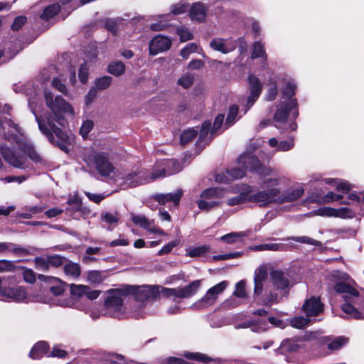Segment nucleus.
Masks as SVG:
<instances>
[{"mask_svg":"<svg viewBox=\"0 0 364 364\" xmlns=\"http://www.w3.org/2000/svg\"><path fill=\"white\" fill-rule=\"evenodd\" d=\"M238 164L246 170L257 173L260 177L261 185L266 188L250 195L249 200L252 202L259 203L260 205L272 203L292 202L301 198L304 193V188L300 185L282 191L277 186L287 178L275 169L262 164L257 156L250 154H242L238 159Z\"/></svg>","mask_w":364,"mask_h":364,"instance_id":"f257e3e1","label":"nucleus"},{"mask_svg":"<svg viewBox=\"0 0 364 364\" xmlns=\"http://www.w3.org/2000/svg\"><path fill=\"white\" fill-rule=\"evenodd\" d=\"M44 97L51 113L45 114L41 117L35 114L39 129L50 143L58 146L62 150H65L66 145L70 143L71 139L61 129L65 124L63 114L74 116V109L61 96H54L48 90H45Z\"/></svg>","mask_w":364,"mask_h":364,"instance_id":"f03ea898","label":"nucleus"},{"mask_svg":"<svg viewBox=\"0 0 364 364\" xmlns=\"http://www.w3.org/2000/svg\"><path fill=\"white\" fill-rule=\"evenodd\" d=\"M0 135L23 152L21 154L5 145L0 146V151L4 160L14 167L21 169L28 167L26 156L35 163H43L41 156L37 153L33 145L27 139L20 127L11 119L0 117Z\"/></svg>","mask_w":364,"mask_h":364,"instance_id":"7ed1b4c3","label":"nucleus"},{"mask_svg":"<svg viewBox=\"0 0 364 364\" xmlns=\"http://www.w3.org/2000/svg\"><path fill=\"white\" fill-rule=\"evenodd\" d=\"M331 276L336 280L335 291L342 294L345 300L341 306L343 311L350 318H364V313L360 311L355 306L360 300V296L355 288V283L353 279L348 274L338 271L332 272Z\"/></svg>","mask_w":364,"mask_h":364,"instance_id":"20e7f679","label":"nucleus"},{"mask_svg":"<svg viewBox=\"0 0 364 364\" xmlns=\"http://www.w3.org/2000/svg\"><path fill=\"white\" fill-rule=\"evenodd\" d=\"M164 175V171L158 175L155 172L150 174L147 170L134 168L119 171L114 177V182L122 188H129L150 183Z\"/></svg>","mask_w":364,"mask_h":364,"instance_id":"39448f33","label":"nucleus"},{"mask_svg":"<svg viewBox=\"0 0 364 364\" xmlns=\"http://www.w3.org/2000/svg\"><path fill=\"white\" fill-rule=\"evenodd\" d=\"M128 294H134L136 301V309L133 313V316L136 318L144 317L146 313L143 308L146 304L143 302L154 299L160 294L159 286L144 285L141 287L127 286Z\"/></svg>","mask_w":364,"mask_h":364,"instance_id":"423d86ee","label":"nucleus"},{"mask_svg":"<svg viewBox=\"0 0 364 364\" xmlns=\"http://www.w3.org/2000/svg\"><path fill=\"white\" fill-rule=\"evenodd\" d=\"M108 296L105 301V314L111 317L119 318L124 315V298L127 295V287L124 289H110L107 291Z\"/></svg>","mask_w":364,"mask_h":364,"instance_id":"0eeeda50","label":"nucleus"},{"mask_svg":"<svg viewBox=\"0 0 364 364\" xmlns=\"http://www.w3.org/2000/svg\"><path fill=\"white\" fill-rule=\"evenodd\" d=\"M92 160H94L95 168L101 176L112 179L114 181V177L119 171H116L115 167L109 161L107 154L105 153H96L92 154L90 159H85L87 163Z\"/></svg>","mask_w":364,"mask_h":364,"instance_id":"6e6552de","label":"nucleus"},{"mask_svg":"<svg viewBox=\"0 0 364 364\" xmlns=\"http://www.w3.org/2000/svg\"><path fill=\"white\" fill-rule=\"evenodd\" d=\"M228 286V282L227 281H223L215 284L210 288L205 294L193 305V307L196 309H201L213 306L218 296L225 290Z\"/></svg>","mask_w":364,"mask_h":364,"instance_id":"1a4fd4ad","label":"nucleus"},{"mask_svg":"<svg viewBox=\"0 0 364 364\" xmlns=\"http://www.w3.org/2000/svg\"><path fill=\"white\" fill-rule=\"evenodd\" d=\"M250 87V95L248 96L244 108V113H246L258 99L262 90V85L259 80L254 75L248 77Z\"/></svg>","mask_w":364,"mask_h":364,"instance_id":"9d476101","label":"nucleus"},{"mask_svg":"<svg viewBox=\"0 0 364 364\" xmlns=\"http://www.w3.org/2000/svg\"><path fill=\"white\" fill-rule=\"evenodd\" d=\"M297 102L296 99L290 100L287 103H280L274 115V119L277 122L284 123L289 115V112L294 109L293 115L296 117L299 114L298 110L296 109Z\"/></svg>","mask_w":364,"mask_h":364,"instance_id":"9b49d317","label":"nucleus"},{"mask_svg":"<svg viewBox=\"0 0 364 364\" xmlns=\"http://www.w3.org/2000/svg\"><path fill=\"white\" fill-rule=\"evenodd\" d=\"M0 297L5 301L22 302L27 299V293L21 287L16 288L2 287L0 290Z\"/></svg>","mask_w":364,"mask_h":364,"instance_id":"f8f14e48","label":"nucleus"},{"mask_svg":"<svg viewBox=\"0 0 364 364\" xmlns=\"http://www.w3.org/2000/svg\"><path fill=\"white\" fill-rule=\"evenodd\" d=\"M210 47L215 51L220 52L223 54H228L235 50L237 42L231 38H214L210 42Z\"/></svg>","mask_w":364,"mask_h":364,"instance_id":"ddd939ff","label":"nucleus"},{"mask_svg":"<svg viewBox=\"0 0 364 364\" xmlns=\"http://www.w3.org/2000/svg\"><path fill=\"white\" fill-rule=\"evenodd\" d=\"M323 304L319 297L311 296L305 300L301 311L306 317L316 316L323 311Z\"/></svg>","mask_w":364,"mask_h":364,"instance_id":"4468645a","label":"nucleus"},{"mask_svg":"<svg viewBox=\"0 0 364 364\" xmlns=\"http://www.w3.org/2000/svg\"><path fill=\"white\" fill-rule=\"evenodd\" d=\"M171 40L164 36L157 35L149 43V53L151 55H156L159 53L168 50L171 46Z\"/></svg>","mask_w":364,"mask_h":364,"instance_id":"2eb2a0df","label":"nucleus"},{"mask_svg":"<svg viewBox=\"0 0 364 364\" xmlns=\"http://www.w3.org/2000/svg\"><path fill=\"white\" fill-rule=\"evenodd\" d=\"M201 286L200 280H195L181 288H173V298H188L195 295Z\"/></svg>","mask_w":364,"mask_h":364,"instance_id":"dca6fc26","label":"nucleus"},{"mask_svg":"<svg viewBox=\"0 0 364 364\" xmlns=\"http://www.w3.org/2000/svg\"><path fill=\"white\" fill-rule=\"evenodd\" d=\"M245 170L241 168H234L225 173H220L216 175L215 181L218 183H228L231 180L240 179L245 176Z\"/></svg>","mask_w":364,"mask_h":364,"instance_id":"f3484780","label":"nucleus"},{"mask_svg":"<svg viewBox=\"0 0 364 364\" xmlns=\"http://www.w3.org/2000/svg\"><path fill=\"white\" fill-rule=\"evenodd\" d=\"M182 195L183 191L181 189H178L174 193L156 194L153 198L155 200L161 205H165L167 203L173 202L175 205H178Z\"/></svg>","mask_w":364,"mask_h":364,"instance_id":"a211bd4d","label":"nucleus"},{"mask_svg":"<svg viewBox=\"0 0 364 364\" xmlns=\"http://www.w3.org/2000/svg\"><path fill=\"white\" fill-rule=\"evenodd\" d=\"M208 8L201 2L194 3L189 11V16L192 21L203 22L205 20Z\"/></svg>","mask_w":364,"mask_h":364,"instance_id":"6ab92c4d","label":"nucleus"},{"mask_svg":"<svg viewBox=\"0 0 364 364\" xmlns=\"http://www.w3.org/2000/svg\"><path fill=\"white\" fill-rule=\"evenodd\" d=\"M270 277L273 285L277 289H284L289 286V279L284 272L280 270H272L270 272Z\"/></svg>","mask_w":364,"mask_h":364,"instance_id":"aec40b11","label":"nucleus"},{"mask_svg":"<svg viewBox=\"0 0 364 364\" xmlns=\"http://www.w3.org/2000/svg\"><path fill=\"white\" fill-rule=\"evenodd\" d=\"M161 166L163 168L159 171H154L157 175L164 171L165 175L161 178L174 174L181 170L180 164L174 159H166L162 162Z\"/></svg>","mask_w":364,"mask_h":364,"instance_id":"412c9836","label":"nucleus"},{"mask_svg":"<svg viewBox=\"0 0 364 364\" xmlns=\"http://www.w3.org/2000/svg\"><path fill=\"white\" fill-rule=\"evenodd\" d=\"M154 19L157 21V23H151L150 26V28L152 31H159L164 30L168 26V23L171 21V14H166L159 16H155Z\"/></svg>","mask_w":364,"mask_h":364,"instance_id":"4be33fe9","label":"nucleus"},{"mask_svg":"<svg viewBox=\"0 0 364 364\" xmlns=\"http://www.w3.org/2000/svg\"><path fill=\"white\" fill-rule=\"evenodd\" d=\"M48 344L45 341L38 342L30 351L29 356L32 359H40L48 353Z\"/></svg>","mask_w":364,"mask_h":364,"instance_id":"5701e85b","label":"nucleus"},{"mask_svg":"<svg viewBox=\"0 0 364 364\" xmlns=\"http://www.w3.org/2000/svg\"><path fill=\"white\" fill-rule=\"evenodd\" d=\"M285 245L277 243H264L252 246L250 250L257 252L262 251H282L284 250Z\"/></svg>","mask_w":364,"mask_h":364,"instance_id":"b1692460","label":"nucleus"},{"mask_svg":"<svg viewBox=\"0 0 364 364\" xmlns=\"http://www.w3.org/2000/svg\"><path fill=\"white\" fill-rule=\"evenodd\" d=\"M63 270L65 274L73 279H77L81 272L79 264L74 262H68L65 264Z\"/></svg>","mask_w":364,"mask_h":364,"instance_id":"393cba45","label":"nucleus"},{"mask_svg":"<svg viewBox=\"0 0 364 364\" xmlns=\"http://www.w3.org/2000/svg\"><path fill=\"white\" fill-rule=\"evenodd\" d=\"M132 221L136 225L144 229L149 228L151 225L153 220H149L146 216L143 215H131Z\"/></svg>","mask_w":364,"mask_h":364,"instance_id":"a878e982","label":"nucleus"},{"mask_svg":"<svg viewBox=\"0 0 364 364\" xmlns=\"http://www.w3.org/2000/svg\"><path fill=\"white\" fill-rule=\"evenodd\" d=\"M60 11V5L58 4H53L46 7L43 13L41 14V18L44 20H48L55 16Z\"/></svg>","mask_w":364,"mask_h":364,"instance_id":"bb28decb","label":"nucleus"},{"mask_svg":"<svg viewBox=\"0 0 364 364\" xmlns=\"http://www.w3.org/2000/svg\"><path fill=\"white\" fill-rule=\"evenodd\" d=\"M223 196V190L219 188H210L203 191L200 197L203 199L219 198Z\"/></svg>","mask_w":364,"mask_h":364,"instance_id":"cd10ccee","label":"nucleus"},{"mask_svg":"<svg viewBox=\"0 0 364 364\" xmlns=\"http://www.w3.org/2000/svg\"><path fill=\"white\" fill-rule=\"evenodd\" d=\"M348 338L344 336H338L328 343V348L331 350H338L347 344Z\"/></svg>","mask_w":364,"mask_h":364,"instance_id":"c85d7f7f","label":"nucleus"},{"mask_svg":"<svg viewBox=\"0 0 364 364\" xmlns=\"http://www.w3.org/2000/svg\"><path fill=\"white\" fill-rule=\"evenodd\" d=\"M202 49L195 43H191L186 46L181 50V56L185 59H187L192 53H200Z\"/></svg>","mask_w":364,"mask_h":364,"instance_id":"c756f323","label":"nucleus"},{"mask_svg":"<svg viewBox=\"0 0 364 364\" xmlns=\"http://www.w3.org/2000/svg\"><path fill=\"white\" fill-rule=\"evenodd\" d=\"M108 71L114 76H120L125 72V65L119 61L112 62L108 66Z\"/></svg>","mask_w":364,"mask_h":364,"instance_id":"7c9ffc66","label":"nucleus"},{"mask_svg":"<svg viewBox=\"0 0 364 364\" xmlns=\"http://www.w3.org/2000/svg\"><path fill=\"white\" fill-rule=\"evenodd\" d=\"M106 274L105 272L100 271H90L87 273V281L93 284H100L106 279Z\"/></svg>","mask_w":364,"mask_h":364,"instance_id":"2f4dec72","label":"nucleus"},{"mask_svg":"<svg viewBox=\"0 0 364 364\" xmlns=\"http://www.w3.org/2000/svg\"><path fill=\"white\" fill-rule=\"evenodd\" d=\"M311 320L304 316H296L291 319V326L295 328L301 329L307 327L310 323Z\"/></svg>","mask_w":364,"mask_h":364,"instance_id":"473e14b6","label":"nucleus"},{"mask_svg":"<svg viewBox=\"0 0 364 364\" xmlns=\"http://www.w3.org/2000/svg\"><path fill=\"white\" fill-rule=\"evenodd\" d=\"M112 82V77L110 76H103L97 78L95 81V87L97 90H103L107 89Z\"/></svg>","mask_w":364,"mask_h":364,"instance_id":"72a5a7b5","label":"nucleus"},{"mask_svg":"<svg viewBox=\"0 0 364 364\" xmlns=\"http://www.w3.org/2000/svg\"><path fill=\"white\" fill-rule=\"evenodd\" d=\"M195 76L193 74L186 73L178 78L177 83L183 88H188L193 84Z\"/></svg>","mask_w":364,"mask_h":364,"instance_id":"f704fd0d","label":"nucleus"},{"mask_svg":"<svg viewBox=\"0 0 364 364\" xmlns=\"http://www.w3.org/2000/svg\"><path fill=\"white\" fill-rule=\"evenodd\" d=\"M176 33L180 37L181 42H186L193 38V34L190 29L184 26H179L176 28Z\"/></svg>","mask_w":364,"mask_h":364,"instance_id":"c9c22d12","label":"nucleus"},{"mask_svg":"<svg viewBox=\"0 0 364 364\" xmlns=\"http://www.w3.org/2000/svg\"><path fill=\"white\" fill-rule=\"evenodd\" d=\"M268 276V269L265 264L260 265L255 271L254 281L266 282Z\"/></svg>","mask_w":364,"mask_h":364,"instance_id":"e433bc0d","label":"nucleus"},{"mask_svg":"<svg viewBox=\"0 0 364 364\" xmlns=\"http://www.w3.org/2000/svg\"><path fill=\"white\" fill-rule=\"evenodd\" d=\"M70 289L73 296L82 297L85 296L86 291L87 290V286L72 284L70 285Z\"/></svg>","mask_w":364,"mask_h":364,"instance_id":"4c0bfd02","label":"nucleus"},{"mask_svg":"<svg viewBox=\"0 0 364 364\" xmlns=\"http://www.w3.org/2000/svg\"><path fill=\"white\" fill-rule=\"evenodd\" d=\"M247 235V234L244 232H231L222 236L220 240L226 242L227 243L231 244L235 242L238 239Z\"/></svg>","mask_w":364,"mask_h":364,"instance_id":"58836bf2","label":"nucleus"},{"mask_svg":"<svg viewBox=\"0 0 364 364\" xmlns=\"http://www.w3.org/2000/svg\"><path fill=\"white\" fill-rule=\"evenodd\" d=\"M238 111L239 107L237 105H234L230 106L228 110L225 124H227L228 126L232 125L236 121Z\"/></svg>","mask_w":364,"mask_h":364,"instance_id":"ea45409f","label":"nucleus"},{"mask_svg":"<svg viewBox=\"0 0 364 364\" xmlns=\"http://www.w3.org/2000/svg\"><path fill=\"white\" fill-rule=\"evenodd\" d=\"M296 87V86L293 81L289 80L287 82L285 87L282 91V97L290 99L295 94Z\"/></svg>","mask_w":364,"mask_h":364,"instance_id":"a19ab883","label":"nucleus"},{"mask_svg":"<svg viewBox=\"0 0 364 364\" xmlns=\"http://www.w3.org/2000/svg\"><path fill=\"white\" fill-rule=\"evenodd\" d=\"M16 269L15 262L7 259H0V272H13Z\"/></svg>","mask_w":364,"mask_h":364,"instance_id":"79ce46f5","label":"nucleus"},{"mask_svg":"<svg viewBox=\"0 0 364 364\" xmlns=\"http://www.w3.org/2000/svg\"><path fill=\"white\" fill-rule=\"evenodd\" d=\"M210 250V247L208 245H202L197 247L190 249L187 255L191 257H200L205 254Z\"/></svg>","mask_w":364,"mask_h":364,"instance_id":"37998d69","label":"nucleus"},{"mask_svg":"<svg viewBox=\"0 0 364 364\" xmlns=\"http://www.w3.org/2000/svg\"><path fill=\"white\" fill-rule=\"evenodd\" d=\"M290 239L300 243H304L314 246L320 247L322 245L320 241H318L307 236L292 237Z\"/></svg>","mask_w":364,"mask_h":364,"instance_id":"c03bdc74","label":"nucleus"},{"mask_svg":"<svg viewBox=\"0 0 364 364\" xmlns=\"http://www.w3.org/2000/svg\"><path fill=\"white\" fill-rule=\"evenodd\" d=\"M198 134V131L194 129H188L184 131L181 135V143L186 144L194 139Z\"/></svg>","mask_w":364,"mask_h":364,"instance_id":"a18cd8bd","label":"nucleus"},{"mask_svg":"<svg viewBox=\"0 0 364 364\" xmlns=\"http://www.w3.org/2000/svg\"><path fill=\"white\" fill-rule=\"evenodd\" d=\"M233 295L239 298L247 297L246 283L244 280H241L236 284Z\"/></svg>","mask_w":364,"mask_h":364,"instance_id":"49530a36","label":"nucleus"},{"mask_svg":"<svg viewBox=\"0 0 364 364\" xmlns=\"http://www.w3.org/2000/svg\"><path fill=\"white\" fill-rule=\"evenodd\" d=\"M294 140L292 137L285 141H281L276 149L277 151H287L293 149Z\"/></svg>","mask_w":364,"mask_h":364,"instance_id":"de8ad7c7","label":"nucleus"},{"mask_svg":"<svg viewBox=\"0 0 364 364\" xmlns=\"http://www.w3.org/2000/svg\"><path fill=\"white\" fill-rule=\"evenodd\" d=\"M11 253H13L14 255L16 257H22L28 255L31 253V251L29 248L23 247L16 244L13 243Z\"/></svg>","mask_w":364,"mask_h":364,"instance_id":"09e8293b","label":"nucleus"},{"mask_svg":"<svg viewBox=\"0 0 364 364\" xmlns=\"http://www.w3.org/2000/svg\"><path fill=\"white\" fill-rule=\"evenodd\" d=\"M184 356L191 360L201 361L203 363H208L210 360V358L207 355L200 353H184Z\"/></svg>","mask_w":364,"mask_h":364,"instance_id":"8fccbe9b","label":"nucleus"},{"mask_svg":"<svg viewBox=\"0 0 364 364\" xmlns=\"http://www.w3.org/2000/svg\"><path fill=\"white\" fill-rule=\"evenodd\" d=\"M265 55L264 46L260 42H255L253 44V50L252 53V58H257Z\"/></svg>","mask_w":364,"mask_h":364,"instance_id":"3c124183","label":"nucleus"},{"mask_svg":"<svg viewBox=\"0 0 364 364\" xmlns=\"http://www.w3.org/2000/svg\"><path fill=\"white\" fill-rule=\"evenodd\" d=\"M198 208L201 210L209 211L212 208L218 205L219 203L216 201H206L205 199H200L198 202Z\"/></svg>","mask_w":364,"mask_h":364,"instance_id":"603ef678","label":"nucleus"},{"mask_svg":"<svg viewBox=\"0 0 364 364\" xmlns=\"http://www.w3.org/2000/svg\"><path fill=\"white\" fill-rule=\"evenodd\" d=\"M93 125L94 123L91 120H86L82 123L80 129V133L83 138H86L88 134L92 129Z\"/></svg>","mask_w":364,"mask_h":364,"instance_id":"864d4df0","label":"nucleus"},{"mask_svg":"<svg viewBox=\"0 0 364 364\" xmlns=\"http://www.w3.org/2000/svg\"><path fill=\"white\" fill-rule=\"evenodd\" d=\"M336 208L324 207L315 211V214L320 216L336 217Z\"/></svg>","mask_w":364,"mask_h":364,"instance_id":"5fc2aeb1","label":"nucleus"},{"mask_svg":"<svg viewBox=\"0 0 364 364\" xmlns=\"http://www.w3.org/2000/svg\"><path fill=\"white\" fill-rule=\"evenodd\" d=\"M186 11V4L185 3L179 2L171 6L170 14L173 15H179L184 14Z\"/></svg>","mask_w":364,"mask_h":364,"instance_id":"6e6d98bb","label":"nucleus"},{"mask_svg":"<svg viewBox=\"0 0 364 364\" xmlns=\"http://www.w3.org/2000/svg\"><path fill=\"white\" fill-rule=\"evenodd\" d=\"M210 125H211L210 123L208 122H205L203 124V125L200 128V136H199V141L200 142H203V141H205V143L208 142V139H206V137L210 131Z\"/></svg>","mask_w":364,"mask_h":364,"instance_id":"4d7b16f0","label":"nucleus"},{"mask_svg":"<svg viewBox=\"0 0 364 364\" xmlns=\"http://www.w3.org/2000/svg\"><path fill=\"white\" fill-rule=\"evenodd\" d=\"M336 217L341 218H352L354 216L353 212L348 208L336 209Z\"/></svg>","mask_w":364,"mask_h":364,"instance_id":"13d9d810","label":"nucleus"},{"mask_svg":"<svg viewBox=\"0 0 364 364\" xmlns=\"http://www.w3.org/2000/svg\"><path fill=\"white\" fill-rule=\"evenodd\" d=\"M52 85L53 87H55L65 95H68L67 87L60 78L55 77L52 81Z\"/></svg>","mask_w":364,"mask_h":364,"instance_id":"bf43d9fd","label":"nucleus"},{"mask_svg":"<svg viewBox=\"0 0 364 364\" xmlns=\"http://www.w3.org/2000/svg\"><path fill=\"white\" fill-rule=\"evenodd\" d=\"M247 197L248 196L246 193H240L237 196H236L232 198H230L228 200V204L230 206L240 204V203L245 202L247 200Z\"/></svg>","mask_w":364,"mask_h":364,"instance_id":"052dcab7","label":"nucleus"},{"mask_svg":"<svg viewBox=\"0 0 364 364\" xmlns=\"http://www.w3.org/2000/svg\"><path fill=\"white\" fill-rule=\"evenodd\" d=\"M35 264L36 269L41 271H46L49 267L48 258L38 257L35 259Z\"/></svg>","mask_w":364,"mask_h":364,"instance_id":"680f3d73","label":"nucleus"},{"mask_svg":"<svg viewBox=\"0 0 364 364\" xmlns=\"http://www.w3.org/2000/svg\"><path fill=\"white\" fill-rule=\"evenodd\" d=\"M67 352L60 348V346H55L51 353L48 355V357H56L59 358H65L67 355Z\"/></svg>","mask_w":364,"mask_h":364,"instance_id":"e2e57ef3","label":"nucleus"},{"mask_svg":"<svg viewBox=\"0 0 364 364\" xmlns=\"http://www.w3.org/2000/svg\"><path fill=\"white\" fill-rule=\"evenodd\" d=\"M102 219L109 224L117 223L119 221L117 213H104L102 215Z\"/></svg>","mask_w":364,"mask_h":364,"instance_id":"0e129e2a","label":"nucleus"},{"mask_svg":"<svg viewBox=\"0 0 364 364\" xmlns=\"http://www.w3.org/2000/svg\"><path fill=\"white\" fill-rule=\"evenodd\" d=\"M49 265L59 267L63 264L64 258L59 255L48 257Z\"/></svg>","mask_w":364,"mask_h":364,"instance_id":"69168bd1","label":"nucleus"},{"mask_svg":"<svg viewBox=\"0 0 364 364\" xmlns=\"http://www.w3.org/2000/svg\"><path fill=\"white\" fill-rule=\"evenodd\" d=\"M79 78L82 83H86L88 79V68L86 64H82L79 70Z\"/></svg>","mask_w":364,"mask_h":364,"instance_id":"338daca9","label":"nucleus"},{"mask_svg":"<svg viewBox=\"0 0 364 364\" xmlns=\"http://www.w3.org/2000/svg\"><path fill=\"white\" fill-rule=\"evenodd\" d=\"M351 185L347 181H340L336 183V189L338 191H341L343 193H348L351 189Z\"/></svg>","mask_w":364,"mask_h":364,"instance_id":"774afa93","label":"nucleus"}]
</instances>
